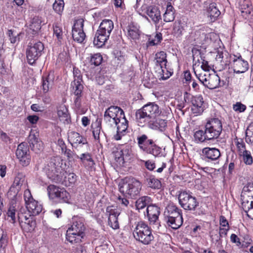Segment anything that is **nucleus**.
I'll return each instance as SVG.
<instances>
[{"instance_id": "1", "label": "nucleus", "mask_w": 253, "mask_h": 253, "mask_svg": "<svg viewBox=\"0 0 253 253\" xmlns=\"http://www.w3.org/2000/svg\"><path fill=\"white\" fill-rule=\"evenodd\" d=\"M62 160L59 156L51 157L44 166V170L52 182L62 181L64 177V170L62 169Z\"/></svg>"}, {"instance_id": "2", "label": "nucleus", "mask_w": 253, "mask_h": 253, "mask_svg": "<svg viewBox=\"0 0 253 253\" xmlns=\"http://www.w3.org/2000/svg\"><path fill=\"white\" fill-rule=\"evenodd\" d=\"M161 113L159 106L154 102H151L137 110L135 116L139 123L144 124L159 116Z\"/></svg>"}, {"instance_id": "3", "label": "nucleus", "mask_w": 253, "mask_h": 253, "mask_svg": "<svg viewBox=\"0 0 253 253\" xmlns=\"http://www.w3.org/2000/svg\"><path fill=\"white\" fill-rule=\"evenodd\" d=\"M119 191L124 196L130 198H134L140 193L141 189V183L134 178L125 179L119 184Z\"/></svg>"}, {"instance_id": "4", "label": "nucleus", "mask_w": 253, "mask_h": 253, "mask_svg": "<svg viewBox=\"0 0 253 253\" xmlns=\"http://www.w3.org/2000/svg\"><path fill=\"white\" fill-rule=\"evenodd\" d=\"M113 28L114 23L112 20L109 19L102 20L94 39V45L98 47L103 46L109 39Z\"/></svg>"}, {"instance_id": "5", "label": "nucleus", "mask_w": 253, "mask_h": 253, "mask_svg": "<svg viewBox=\"0 0 253 253\" xmlns=\"http://www.w3.org/2000/svg\"><path fill=\"white\" fill-rule=\"evenodd\" d=\"M181 211L173 205H169L165 211L167 222L173 229L179 228L182 224Z\"/></svg>"}, {"instance_id": "6", "label": "nucleus", "mask_w": 253, "mask_h": 253, "mask_svg": "<svg viewBox=\"0 0 253 253\" xmlns=\"http://www.w3.org/2000/svg\"><path fill=\"white\" fill-rule=\"evenodd\" d=\"M137 144L139 149L143 152L158 156L161 153V148L157 145L152 139H148L147 135L143 134L137 137Z\"/></svg>"}, {"instance_id": "7", "label": "nucleus", "mask_w": 253, "mask_h": 253, "mask_svg": "<svg viewBox=\"0 0 253 253\" xmlns=\"http://www.w3.org/2000/svg\"><path fill=\"white\" fill-rule=\"evenodd\" d=\"M134 238L145 245H148L153 240L151 230L144 221L138 222L133 231Z\"/></svg>"}, {"instance_id": "8", "label": "nucleus", "mask_w": 253, "mask_h": 253, "mask_svg": "<svg viewBox=\"0 0 253 253\" xmlns=\"http://www.w3.org/2000/svg\"><path fill=\"white\" fill-rule=\"evenodd\" d=\"M44 49L43 43L37 41H30L26 49V57L29 64L33 65L42 55Z\"/></svg>"}, {"instance_id": "9", "label": "nucleus", "mask_w": 253, "mask_h": 253, "mask_svg": "<svg viewBox=\"0 0 253 253\" xmlns=\"http://www.w3.org/2000/svg\"><path fill=\"white\" fill-rule=\"evenodd\" d=\"M205 128L209 140L215 139L220 136L222 131V124L218 118H211L207 121Z\"/></svg>"}, {"instance_id": "10", "label": "nucleus", "mask_w": 253, "mask_h": 253, "mask_svg": "<svg viewBox=\"0 0 253 253\" xmlns=\"http://www.w3.org/2000/svg\"><path fill=\"white\" fill-rule=\"evenodd\" d=\"M84 226L81 221H76L68 228L66 233V239L71 243H79L84 236Z\"/></svg>"}, {"instance_id": "11", "label": "nucleus", "mask_w": 253, "mask_h": 253, "mask_svg": "<svg viewBox=\"0 0 253 253\" xmlns=\"http://www.w3.org/2000/svg\"><path fill=\"white\" fill-rule=\"evenodd\" d=\"M124 112L119 107L111 106L105 112L104 121L105 123L111 127L116 124L117 121L123 116Z\"/></svg>"}, {"instance_id": "12", "label": "nucleus", "mask_w": 253, "mask_h": 253, "mask_svg": "<svg viewBox=\"0 0 253 253\" xmlns=\"http://www.w3.org/2000/svg\"><path fill=\"white\" fill-rule=\"evenodd\" d=\"M115 160L120 166H123L126 162L130 159L131 151L129 145H121L113 150Z\"/></svg>"}, {"instance_id": "13", "label": "nucleus", "mask_w": 253, "mask_h": 253, "mask_svg": "<svg viewBox=\"0 0 253 253\" xmlns=\"http://www.w3.org/2000/svg\"><path fill=\"white\" fill-rule=\"evenodd\" d=\"M178 200L181 206L186 210H195L199 205L196 198L186 191H182L179 194Z\"/></svg>"}, {"instance_id": "14", "label": "nucleus", "mask_w": 253, "mask_h": 253, "mask_svg": "<svg viewBox=\"0 0 253 253\" xmlns=\"http://www.w3.org/2000/svg\"><path fill=\"white\" fill-rule=\"evenodd\" d=\"M231 64L234 73H244L248 70L249 64L247 61L243 58L240 54L231 56Z\"/></svg>"}, {"instance_id": "15", "label": "nucleus", "mask_w": 253, "mask_h": 253, "mask_svg": "<svg viewBox=\"0 0 253 253\" xmlns=\"http://www.w3.org/2000/svg\"><path fill=\"white\" fill-rule=\"evenodd\" d=\"M147 216L150 224L156 231H159L161 225L159 220V216L160 214V209L156 205H150L147 208Z\"/></svg>"}, {"instance_id": "16", "label": "nucleus", "mask_w": 253, "mask_h": 253, "mask_svg": "<svg viewBox=\"0 0 253 253\" xmlns=\"http://www.w3.org/2000/svg\"><path fill=\"white\" fill-rule=\"evenodd\" d=\"M17 217L19 225L23 231L26 232H31L34 230L36 223L30 215L18 212L17 214Z\"/></svg>"}, {"instance_id": "17", "label": "nucleus", "mask_w": 253, "mask_h": 253, "mask_svg": "<svg viewBox=\"0 0 253 253\" xmlns=\"http://www.w3.org/2000/svg\"><path fill=\"white\" fill-rule=\"evenodd\" d=\"M16 155L19 163L23 167L27 166L31 161L29 149L25 143L18 145L16 151Z\"/></svg>"}, {"instance_id": "18", "label": "nucleus", "mask_w": 253, "mask_h": 253, "mask_svg": "<svg viewBox=\"0 0 253 253\" xmlns=\"http://www.w3.org/2000/svg\"><path fill=\"white\" fill-rule=\"evenodd\" d=\"M68 140L71 145L78 150L82 146H84L86 150L89 148L86 139L77 132L73 131L69 132Z\"/></svg>"}, {"instance_id": "19", "label": "nucleus", "mask_w": 253, "mask_h": 253, "mask_svg": "<svg viewBox=\"0 0 253 253\" xmlns=\"http://www.w3.org/2000/svg\"><path fill=\"white\" fill-rule=\"evenodd\" d=\"M84 22L83 19L75 21L72 29V37L74 41L82 43L84 40L85 35L84 32Z\"/></svg>"}, {"instance_id": "20", "label": "nucleus", "mask_w": 253, "mask_h": 253, "mask_svg": "<svg viewBox=\"0 0 253 253\" xmlns=\"http://www.w3.org/2000/svg\"><path fill=\"white\" fill-rule=\"evenodd\" d=\"M162 115L155 117L153 120H150L149 123H146L143 125H147L151 129L159 130L161 132L165 131L167 128L168 121L166 119L162 118Z\"/></svg>"}, {"instance_id": "21", "label": "nucleus", "mask_w": 253, "mask_h": 253, "mask_svg": "<svg viewBox=\"0 0 253 253\" xmlns=\"http://www.w3.org/2000/svg\"><path fill=\"white\" fill-rule=\"evenodd\" d=\"M242 206L244 210L253 205V187H244L241 193Z\"/></svg>"}, {"instance_id": "22", "label": "nucleus", "mask_w": 253, "mask_h": 253, "mask_svg": "<svg viewBox=\"0 0 253 253\" xmlns=\"http://www.w3.org/2000/svg\"><path fill=\"white\" fill-rule=\"evenodd\" d=\"M31 149L36 153L42 149V142L39 139V133L35 130H31L28 138Z\"/></svg>"}, {"instance_id": "23", "label": "nucleus", "mask_w": 253, "mask_h": 253, "mask_svg": "<svg viewBox=\"0 0 253 253\" xmlns=\"http://www.w3.org/2000/svg\"><path fill=\"white\" fill-rule=\"evenodd\" d=\"M114 124L113 127H117V133L114 135V138L116 140H121L123 133L126 131L128 127L127 121L125 118V114L121 117Z\"/></svg>"}, {"instance_id": "24", "label": "nucleus", "mask_w": 253, "mask_h": 253, "mask_svg": "<svg viewBox=\"0 0 253 253\" xmlns=\"http://www.w3.org/2000/svg\"><path fill=\"white\" fill-rule=\"evenodd\" d=\"M106 212L108 213V224L114 229L119 228L118 217L120 214L118 210L113 209L112 207H108L106 209Z\"/></svg>"}, {"instance_id": "25", "label": "nucleus", "mask_w": 253, "mask_h": 253, "mask_svg": "<svg viewBox=\"0 0 253 253\" xmlns=\"http://www.w3.org/2000/svg\"><path fill=\"white\" fill-rule=\"evenodd\" d=\"M204 159L208 162L217 161L220 156V151L216 148L206 147L203 149Z\"/></svg>"}, {"instance_id": "26", "label": "nucleus", "mask_w": 253, "mask_h": 253, "mask_svg": "<svg viewBox=\"0 0 253 253\" xmlns=\"http://www.w3.org/2000/svg\"><path fill=\"white\" fill-rule=\"evenodd\" d=\"M192 106V111L194 114H201L204 110L203 98L201 95L192 96L191 98Z\"/></svg>"}, {"instance_id": "27", "label": "nucleus", "mask_w": 253, "mask_h": 253, "mask_svg": "<svg viewBox=\"0 0 253 253\" xmlns=\"http://www.w3.org/2000/svg\"><path fill=\"white\" fill-rule=\"evenodd\" d=\"M54 77L53 73H50L48 75L43 76L42 79V89L44 93H47L53 86Z\"/></svg>"}, {"instance_id": "28", "label": "nucleus", "mask_w": 253, "mask_h": 253, "mask_svg": "<svg viewBox=\"0 0 253 253\" xmlns=\"http://www.w3.org/2000/svg\"><path fill=\"white\" fill-rule=\"evenodd\" d=\"M26 208L33 216L39 214L42 211V207L38 201L33 200L26 204Z\"/></svg>"}, {"instance_id": "29", "label": "nucleus", "mask_w": 253, "mask_h": 253, "mask_svg": "<svg viewBox=\"0 0 253 253\" xmlns=\"http://www.w3.org/2000/svg\"><path fill=\"white\" fill-rule=\"evenodd\" d=\"M156 70L161 68H165L167 63V54L164 51H160L155 55Z\"/></svg>"}, {"instance_id": "30", "label": "nucleus", "mask_w": 253, "mask_h": 253, "mask_svg": "<svg viewBox=\"0 0 253 253\" xmlns=\"http://www.w3.org/2000/svg\"><path fill=\"white\" fill-rule=\"evenodd\" d=\"M25 181V176L21 173H18L15 177L12 185L10 188L11 191L17 193L20 190Z\"/></svg>"}, {"instance_id": "31", "label": "nucleus", "mask_w": 253, "mask_h": 253, "mask_svg": "<svg viewBox=\"0 0 253 253\" xmlns=\"http://www.w3.org/2000/svg\"><path fill=\"white\" fill-rule=\"evenodd\" d=\"M147 14L155 24L158 23L161 19L160 11L156 6H149L147 9Z\"/></svg>"}, {"instance_id": "32", "label": "nucleus", "mask_w": 253, "mask_h": 253, "mask_svg": "<svg viewBox=\"0 0 253 253\" xmlns=\"http://www.w3.org/2000/svg\"><path fill=\"white\" fill-rule=\"evenodd\" d=\"M208 81L206 84V87L209 89H213L218 87L220 84V78L216 74H208Z\"/></svg>"}, {"instance_id": "33", "label": "nucleus", "mask_w": 253, "mask_h": 253, "mask_svg": "<svg viewBox=\"0 0 253 253\" xmlns=\"http://www.w3.org/2000/svg\"><path fill=\"white\" fill-rule=\"evenodd\" d=\"M77 157L80 159L84 166L87 168H92L95 165L92 155L89 153H82L80 156L77 155Z\"/></svg>"}, {"instance_id": "34", "label": "nucleus", "mask_w": 253, "mask_h": 253, "mask_svg": "<svg viewBox=\"0 0 253 253\" xmlns=\"http://www.w3.org/2000/svg\"><path fill=\"white\" fill-rule=\"evenodd\" d=\"M127 35L129 38L136 40L140 35V31L137 25L134 23H130L127 27Z\"/></svg>"}, {"instance_id": "35", "label": "nucleus", "mask_w": 253, "mask_h": 253, "mask_svg": "<svg viewBox=\"0 0 253 253\" xmlns=\"http://www.w3.org/2000/svg\"><path fill=\"white\" fill-rule=\"evenodd\" d=\"M64 177L62 181L56 182L57 183H61L66 186L74 184L77 180V176L74 173L67 174L64 170Z\"/></svg>"}, {"instance_id": "36", "label": "nucleus", "mask_w": 253, "mask_h": 253, "mask_svg": "<svg viewBox=\"0 0 253 253\" xmlns=\"http://www.w3.org/2000/svg\"><path fill=\"white\" fill-rule=\"evenodd\" d=\"M163 17L164 20L166 22H172L175 18L174 8L169 2L167 4L166 10L164 14Z\"/></svg>"}, {"instance_id": "37", "label": "nucleus", "mask_w": 253, "mask_h": 253, "mask_svg": "<svg viewBox=\"0 0 253 253\" xmlns=\"http://www.w3.org/2000/svg\"><path fill=\"white\" fill-rule=\"evenodd\" d=\"M147 186L153 189H160L162 187L161 181L154 176L150 175L146 178Z\"/></svg>"}, {"instance_id": "38", "label": "nucleus", "mask_w": 253, "mask_h": 253, "mask_svg": "<svg viewBox=\"0 0 253 253\" xmlns=\"http://www.w3.org/2000/svg\"><path fill=\"white\" fill-rule=\"evenodd\" d=\"M152 202L151 198L149 196H142L137 199L135 202V206L138 210L145 208Z\"/></svg>"}, {"instance_id": "39", "label": "nucleus", "mask_w": 253, "mask_h": 253, "mask_svg": "<svg viewBox=\"0 0 253 253\" xmlns=\"http://www.w3.org/2000/svg\"><path fill=\"white\" fill-rule=\"evenodd\" d=\"M41 19L38 16H35L32 19L29 27L33 34H36L41 29Z\"/></svg>"}, {"instance_id": "40", "label": "nucleus", "mask_w": 253, "mask_h": 253, "mask_svg": "<svg viewBox=\"0 0 253 253\" xmlns=\"http://www.w3.org/2000/svg\"><path fill=\"white\" fill-rule=\"evenodd\" d=\"M83 81L74 80L71 84V87L75 95H82L84 86Z\"/></svg>"}, {"instance_id": "41", "label": "nucleus", "mask_w": 253, "mask_h": 253, "mask_svg": "<svg viewBox=\"0 0 253 253\" xmlns=\"http://www.w3.org/2000/svg\"><path fill=\"white\" fill-rule=\"evenodd\" d=\"M208 12L211 18H213L214 19L218 17L220 14V12L217 8L215 3H211L209 5Z\"/></svg>"}, {"instance_id": "42", "label": "nucleus", "mask_w": 253, "mask_h": 253, "mask_svg": "<svg viewBox=\"0 0 253 253\" xmlns=\"http://www.w3.org/2000/svg\"><path fill=\"white\" fill-rule=\"evenodd\" d=\"M92 134L94 138L99 143L100 142L101 139L105 138L104 133L101 131V127L100 126L98 125L95 127H93Z\"/></svg>"}, {"instance_id": "43", "label": "nucleus", "mask_w": 253, "mask_h": 253, "mask_svg": "<svg viewBox=\"0 0 253 253\" xmlns=\"http://www.w3.org/2000/svg\"><path fill=\"white\" fill-rule=\"evenodd\" d=\"M157 76L159 80H166L170 77L171 73L165 68H161L156 70Z\"/></svg>"}, {"instance_id": "44", "label": "nucleus", "mask_w": 253, "mask_h": 253, "mask_svg": "<svg viewBox=\"0 0 253 253\" xmlns=\"http://www.w3.org/2000/svg\"><path fill=\"white\" fill-rule=\"evenodd\" d=\"M57 114L60 119L67 121L69 114L68 109L65 105L61 104L58 107Z\"/></svg>"}, {"instance_id": "45", "label": "nucleus", "mask_w": 253, "mask_h": 253, "mask_svg": "<svg viewBox=\"0 0 253 253\" xmlns=\"http://www.w3.org/2000/svg\"><path fill=\"white\" fill-rule=\"evenodd\" d=\"M60 188L54 185H49L47 188L48 197L50 199H56Z\"/></svg>"}, {"instance_id": "46", "label": "nucleus", "mask_w": 253, "mask_h": 253, "mask_svg": "<svg viewBox=\"0 0 253 253\" xmlns=\"http://www.w3.org/2000/svg\"><path fill=\"white\" fill-rule=\"evenodd\" d=\"M195 140L198 142H203L209 140L206 134V129L197 130L194 134Z\"/></svg>"}, {"instance_id": "47", "label": "nucleus", "mask_w": 253, "mask_h": 253, "mask_svg": "<svg viewBox=\"0 0 253 253\" xmlns=\"http://www.w3.org/2000/svg\"><path fill=\"white\" fill-rule=\"evenodd\" d=\"M56 199L60 202L68 203L70 194L64 189L60 188Z\"/></svg>"}, {"instance_id": "48", "label": "nucleus", "mask_w": 253, "mask_h": 253, "mask_svg": "<svg viewBox=\"0 0 253 253\" xmlns=\"http://www.w3.org/2000/svg\"><path fill=\"white\" fill-rule=\"evenodd\" d=\"M246 141L253 145V123L248 127L246 131Z\"/></svg>"}, {"instance_id": "49", "label": "nucleus", "mask_w": 253, "mask_h": 253, "mask_svg": "<svg viewBox=\"0 0 253 253\" xmlns=\"http://www.w3.org/2000/svg\"><path fill=\"white\" fill-rule=\"evenodd\" d=\"M184 24L180 20L176 21L173 26V30L175 34L181 36L184 31Z\"/></svg>"}, {"instance_id": "50", "label": "nucleus", "mask_w": 253, "mask_h": 253, "mask_svg": "<svg viewBox=\"0 0 253 253\" xmlns=\"http://www.w3.org/2000/svg\"><path fill=\"white\" fill-rule=\"evenodd\" d=\"M102 60V55L100 53H96L90 56L89 61L91 65L97 66L101 63Z\"/></svg>"}, {"instance_id": "51", "label": "nucleus", "mask_w": 253, "mask_h": 253, "mask_svg": "<svg viewBox=\"0 0 253 253\" xmlns=\"http://www.w3.org/2000/svg\"><path fill=\"white\" fill-rule=\"evenodd\" d=\"M64 6L63 0H55L53 4V8L58 14H61L63 11Z\"/></svg>"}, {"instance_id": "52", "label": "nucleus", "mask_w": 253, "mask_h": 253, "mask_svg": "<svg viewBox=\"0 0 253 253\" xmlns=\"http://www.w3.org/2000/svg\"><path fill=\"white\" fill-rule=\"evenodd\" d=\"M16 215L15 209L10 207L7 212V220L12 224H15L17 218Z\"/></svg>"}, {"instance_id": "53", "label": "nucleus", "mask_w": 253, "mask_h": 253, "mask_svg": "<svg viewBox=\"0 0 253 253\" xmlns=\"http://www.w3.org/2000/svg\"><path fill=\"white\" fill-rule=\"evenodd\" d=\"M240 6L242 13H250L251 3L249 0H244L243 2L241 1Z\"/></svg>"}, {"instance_id": "54", "label": "nucleus", "mask_w": 253, "mask_h": 253, "mask_svg": "<svg viewBox=\"0 0 253 253\" xmlns=\"http://www.w3.org/2000/svg\"><path fill=\"white\" fill-rule=\"evenodd\" d=\"M7 34L9 37L11 43H15L20 41L21 33H14L11 30H10L8 31Z\"/></svg>"}, {"instance_id": "55", "label": "nucleus", "mask_w": 253, "mask_h": 253, "mask_svg": "<svg viewBox=\"0 0 253 253\" xmlns=\"http://www.w3.org/2000/svg\"><path fill=\"white\" fill-rule=\"evenodd\" d=\"M235 143L240 155L247 151L246 149L245 143L244 142L242 139H236Z\"/></svg>"}, {"instance_id": "56", "label": "nucleus", "mask_w": 253, "mask_h": 253, "mask_svg": "<svg viewBox=\"0 0 253 253\" xmlns=\"http://www.w3.org/2000/svg\"><path fill=\"white\" fill-rule=\"evenodd\" d=\"M241 155L243 156V161L246 165H251L253 164V157L249 151H247Z\"/></svg>"}, {"instance_id": "57", "label": "nucleus", "mask_w": 253, "mask_h": 253, "mask_svg": "<svg viewBox=\"0 0 253 253\" xmlns=\"http://www.w3.org/2000/svg\"><path fill=\"white\" fill-rule=\"evenodd\" d=\"M53 34L60 40L62 39L63 32L62 28L57 24L53 25Z\"/></svg>"}, {"instance_id": "58", "label": "nucleus", "mask_w": 253, "mask_h": 253, "mask_svg": "<svg viewBox=\"0 0 253 253\" xmlns=\"http://www.w3.org/2000/svg\"><path fill=\"white\" fill-rule=\"evenodd\" d=\"M194 72L197 78L204 84V85L206 86V84L208 81L207 78H208V74L207 75L204 72L197 74V72L195 71H194Z\"/></svg>"}, {"instance_id": "59", "label": "nucleus", "mask_w": 253, "mask_h": 253, "mask_svg": "<svg viewBox=\"0 0 253 253\" xmlns=\"http://www.w3.org/2000/svg\"><path fill=\"white\" fill-rule=\"evenodd\" d=\"M62 153L66 156L67 159L69 162L74 161V154L73 152L71 151L70 149L67 148L63 152H62Z\"/></svg>"}, {"instance_id": "60", "label": "nucleus", "mask_w": 253, "mask_h": 253, "mask_svg": "<svg viewBox=\"0 0 253 253\" xmlns=\"http://www.w3.org/2000/svg\"><path fill=\"white\" fill-rule=\"evenodd\" d=\"M233 108L235 111L243 112L246 110V106L240 102H237L233 105Z\"/></svg>"}, {"instance_id": "61", "label": "nucleus", "mask_w": 253, "mask_h": 253, "mask_svg": "<svg viewBox=\"0 0 253 253\" xmlns=\"http://www.w3.org/2000/svg\"><path fill=\"white\" fill-rule=\"evenodd\" d=\"M73 75H74V80H77L78 81H83L82 75L80 70L76 67L73 68Z\"/></svg>"}, {"instance_id": "62", "label": "nucleus", "mask_w": 253, "mask_h": 253, "mask_svg": "<svg viewBox=\"0 0 253 253\" xmlns=\"http://www.w3.org/2000/svg\"><path fill=\"white\" fill-rule=\"evenodd\" d=\"M24 198L25 202V204L34 200L31 195V192L29 189H26L24 191Z\"/></svg>"}, {"instance_id": "63", "label": "nucleus", "mask_w": 253, "mask_h": 253, "mask_svg": "<svg viewBox=\"0 0 253 253\" xmlns=\"http://www.w3.org/2000/svg\"><path fill=\"white\" fill-rule=\"evenodd\" d=\"M220 227L229 228V223L224 216H220L219 219Z\"/></svg>"}, {"instance_id": "64", "label": "nucleus", "mask_w": 253, "mask_h": 253, "mask_svg": "<svg viewBox=\"0 0 253 253\" xmlns=\"http://www.w3.org/2000/svg\"><path fill=\"white\" fill-rule=\"evenodd\" d=\"M82 95H75L74 99V106L77 110H79L81 107V97Z\"/></svg>"}]
</instances>
